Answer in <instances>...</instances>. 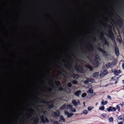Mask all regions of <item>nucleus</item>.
<instances>
[{
  "mask_svg": "<svg viewBox=\"0 0 124 124\" xmlns=\"http://www.w3.org/2000/svg\"><path fill=\"white\" fill-rule=\"evenodd\" d=\"M108 27L109 29L108 30V35H107L112 40H113L114 39V37L113 33L111 30L112 27L110 25H109Z\"/></svg>",
  "mask_w": 124,
  "mask_h": 124,
  "instance_id": "1",
  "label": "nucleus"
},
{
  "mask_svg": "<svg viewBox=\"0 0 124 124\" xmlns=\"http://www.w3.org/2000/svg\"><path fill=\"white\" fill-rule=\"evenodd\" d=\"M94 59L95 60L93 63V65L95 67H97L99 65V62L100 59L98 54L95 55Z\"/></svg>",
  "mask_w": 124,
  "mask_h": 124,
  "instance_id": "2",
  "label": "nucleus"
},
{
  "mask_svg": "<svg viewBox=\"0 0 124 124\" xmlns=\"http://www.w3.org/2000/svg\"><path fill=\"white\" fill-rule=\"evenodd\" d=\"M101 35L100 37V39L103 42H104V45H107L108 46H109V42L106 39L104 36V35L102 33H101Z\"/></svg>",
  "mask_w": 124,
  "mask_h": 124,
  "instance_id": "3",
  "label": "nucleus"
},
{
  "mask_svg": "<svg viewBox=\"0 0 124 124\" xmlns=\"http://www.w3.org/2000/svg\"><path fill=\"white\" fill-rule=\"evenodd\" d=\"M112 22L116 24L118 26L120 27H121L123 25V22L120 19H117L116 20V23L112 19H111Z\"/></svg>",
  "mask_w": 124,
  "mask_h": 124,
  "instance_id": "4",
  "label": "nucleus"
},
{
  "mask_svg": "<svg viewBox=\"0 0 124 124\" xmlns=\"http://www.w3.org/2000/svg\"><path fill=\"white\" fill-rule=\"evenodd\" d=\"M42 103L47 104L48 108L51 109L53 108L54 105L52 101H50L46 102V101L43 100Z\"/></svg>",
  "mask_w": 124,
  "mask_h": 124,
  "instance_id": "5",
  "label": "nucleus"
},
{
  "mask_svg": "<svg viewBox=\"0 0 124 124\" xmlns=\"http://www.w3.org/2000/svg\"><path fill=\"white\" fill-rule=\"evenodd\" d=\"M101 46V44L100 43H98V44L97 45V46H98V47L97 48V50L102 52V53H103L106 56H107V51H105L104 50L102 49L101 48L100 46Z\"/></svg>",
  "mask_w": 124,
  "mask_h": 124,
  "instance_id": "6",
  "label": "nucleus"
},
{
  "mask_svg": "<svg viewBox=\"0 0 124 124\" xmlns=\"http://www.w3.org/2000/svg\"><path fill=\"white\" fill-rule=\"evenodd\" d=\"M40 118L41 121L43 123H44L49 122V120L47 117L46 116L45 117L43 115H41L40 116Z\"/></svg>",
  "mask_w": 124,
  "mask_h": 124,
  "instance_id": "7",
  "label": "nucleus"
},
{
  "mask_svg": "<svg viewBox=\"0 0 124 124\" xmlns=\"http://www.w3.org/2000/svg\"><path fill=\"white\" fill-rule=\"evenodd\" d=\"M75 68L77 71L79 73H82L84 71L82 67L80 65H76L75 67Z\"/></svg>",
  "mask_w": 124,
  "mask_h": 124,
  "instance_id": "8",
  "label": "nucleus"
},
{
  "mask_svg": "<svg viewBox=\"0 0 124 124\" xmlns=\"http://www.w3.org/2000/svg\"><path fill=\"white\" fill-rule=\"evenodd\" d=\"M60 115V112L58 110H57L55 112H54L52 114V115L54 117H58Z\"/></svg>",
  "mask_w": 124,
  "mask_h": 124,
  "instance_id": "9",
  "label": "nucleus"
},
{
  "mask_svg": "<svg viewBox=\"0 0 124 124\" xmlns=\"http://www.w3.org/2000/svg\"><path fill=\"white\" fill-rule=\"evenodd\" d=\"M108 112L110 111H115L116 110V109L115 107H113L111 106H109L106 109Z\"/></svg>",
  "mask_w": 124,
  "mask_h": 124,
  "instance_id": "10",
  "label": "nucleus"
},
{
  "mask_svg": "<svg viewBox=\"0 0 124 124\" xmlns=\"http://www.w3.org/2000/svg\"><path fill=\"white\" fill-rule=\"evenodd\" d=\"M64 112L65 115H67V117H70L73 115V113H69L68 112L66 111H64Z\"/></svg>",
  "mask_w": 124,
  "mask_h": 124,
  "instance_id": "11",
  "label": "nucleus"
},
{
  "mask_svg": "<svg viewBox=\"0 0 124 124\" xmlns=\"http://www.w3.org/2000/svg\"><path fill=\"white\" fill-rule=\"evenodd\" d=\"M89 48H88V51L90 52H92L93 49V46L91 44H89Z\"/></svg>",
  "mask_w": 124,
  "mask_h": 124,
  "instance_id": "12",
  "label": "nucleus"
},
{
  "mask_svg": "<svg viewBox=\"0 0 124 124\" xmlns=\"http://www.w3.org/2000/svg\"><path fill=\"white\" fill-rule=\"evenodd\" d=\"M115 52L116 55L117 56L119 55V52L118 49L116 46L115 47Z\"/></svg>",
  "mask_w": 124,
  "mask_h": 124,
  "instance_id": "13",
  "label": "nucleus"
},
{
  "mask_svg": "<svg viewBox=\"0 0 124 124\" xmlns=\"http://www.w3.org/2000/svg\"><path fill=\"white\" fill-rule=\"evenodd\" d=\"M85 67L89 69V70L91 71H92L93 70V67L89 64H87L86 65H85Z\"/></svg>",
  "mask_w": 124,
  "mask_h": 124,
  "instance_id": "14",
  "label": "nucleus"
},
{
  "mask_svg": "<svg viewBox=\"0 0 124 124\" xmlns=\"http://www.w3.org/2000/svg\"><path fill=\"white\" fill-rule=\"evenodd\" d=\"M81 93V90H79L76 92L74 93V94L78 97L79 96Z\"/></svg>",
  "mask_w": 124,
  "mask_h": 124,
  "instance_id": "15",
  "label": "nucleus"
},
{
  "mask_svg": "<svg viewBox=\"0 0 124 124\" xmlns=\"http://www.w3.org/2000/svg\"><path fill=\"white\" fill-rule=\"evenodd\" d=\"M99 72H95L93 74V77L94 78H97L98 77L99 74Z\"/></svg>",
  "mask_w": 124,
  "mask_h": 124,
  "instance_id": "16",
  "label": "nucleus"
},
{
  "mask_svg": "<svg viewBox=\"0 0 124 124\" xmlns=\"http://www.w3.org/2000/svg\"><path fill=\"white\" fill-rule=\"evenodd\" d=\"M72 77L73 79H77L79 77V76L78 74H74L72 75Z\"/></svg>",
  "mask_w": 124,
  "mask_h": 124,
  "instance_id": "17",
  "label": "nucleus"
},
{
  "mask_svg": "<svg viewBox=\"0 0 124 124\" xmlns=\"http://www.w3.org/2000/svg\"><path fill=\"white\" fill-rule=\"evenodd\" d=\"M64 90L65 92L68 93H70L71 92V89L67 87H65L64 88Z\"/></svg>",
  "mask_w": 124,
  "mask_h": 124,
  "instance_id": "18",
  "label": "nucleus"
},
{
  "mask_svg": "<svg viewBox=\"0 0 124 124\" xmlns=\"http://www.w3.org/2000/svg\"><path fill=\"white\" fill-rule=\"evenodd\" d=\"M50 122L53 124H60V123L56 121H54L53 119H51L50 120Z\"/></svg>",
  "mask_w": 124,
  "mask_h": 124,
  "instance_id": "19",
  "label": "nucleus"
},
{
  "mask_svg": "<svg viewBox=\"0 0 124 124\" xmlns=\"http://www.w3.org/2000/svg\"><path fill=\"white\" fill-rule=\"evenodd\" d=\"M69 70H70L72 68V64L70 63L65 66Z\"/></svg>",
  "mask_w": 124,
  "mask_h": 124,
  "instance_id": "20",
  "label": "nucleus"
},
{
  "mask_svg": "<svg viewBox=\"0 0 124 124\" xmlns=\"http://www.w3.org/2000/svg\"><path fill=\"white\" fill-rule=\"evenodd\" d=\"M39 119L38 118L36 117L35 118L34 121V124H37L39 122Z\"/></svg>",
  "mask_w": 124,
  "mask_h": 124,
  "instance_id": "21",
  "label": "nucleus"
},
{
  "mask_svg": "<svg viewBox=\"0 0 124 124\" xmlns=\"http://www.w3.org/2000/svg\"><path fill=\"white\" fill-rule=\"evenodd\" d=\"M72 103L75 106H77L78 105L76 101L75 100H73L72 101Z\"/></svg>",
  "mask_w": 124,
  "mask_h": 124,
  "instance_id": "22",
  "label": "nucleus"
},
{
  "mask_svg": "<svg viewBox=\"0 0 124 124\" xmlns=\"http://www.w3.org/2000/svg\"><path fill=\"white\" fill-rule=\"evenodd\" d=\"M60 119L63 121V122H65V119L62 115H61L60 116Z\"/></svg>",
  "mask_w": 124,
  "mask_h": 124,
  "instance_id": "23",
  "label": "nucleus"
},
{
  "mask_svg": "<svg viewBox=\"0 0 124 124\" xmlns=\"http://www.w3.org/2000/svg\"><path fill=\"white\" fill-rule=\"evenodd\" d=\"M54 83L56 84V85L58 86L59 85H61V84L60 82L58 81H55L54 82Z\"/></svg>",
  "mask_w": 124,
  "mask_h": 124,
  "instance_id": "24",
  "label": "nucleus"
},
{
  "mask_svg": "<svg viewBox=\"0 0 124 124\" xmlns=\"http://www.w3.org/2000/svg\"><path fill=\"white\" fill-rule=\"evenodd\" d=\"M108 73V71L107 70H105L102 72V75L103 76L105 75Z\"/></svg>",
  "mask_w": 124,
  "mask_h": 124,
  "instance_id": "25",
  "label": "nucleus"
},
{
  "mask_svg": "<svg viewBox=\"0 0 124 124\" xmlns=\"http://www.w3.org/2000/svg\"><path fill=\"white\" fill-rule=\"evenodd\" d=\"M66 105L65 104H63L62 106L60 108L61 110H62L65 108L66 107Z\"/></svg>",
  "mask_w": 124,
  "mask_h": 124,
  "instance_id": "26",
  "label": "nucleus"
},
{
  "mask_svg": "<svg viewBox=\"0 0 124 124\" xmlns=\"http://www.w3.org/2000/svg\"><path fill=\"white\" fill-rule=\"evenodd\" d=\"M107 101H105L104 102L103 101H101V103L103 105H105L107 104Z\"/></svg>",
  "mask_w": 124,
  "mask_h": 124,
  "instance_id": "27",
  "label": "nucleus"
},
{
  "mask_svg": "<svg viewBox=\"0 0 124 124\" xmlns=\"http://www.w3.org/2000/svg\"><path fill=\"white\" fill-rule=\"evenodd\" d=\"M111 65V64L109 62H108V63L106 64V66L107 68H108L109 67H110Z\"/></svg>",
  "mask_w": 124,
  "mask_h": 124,
  "instance_id": "28",
  "label": "nucleus"
},
{
  "mask_svg": "<svg viewBox=\"0 0 124 124\" xmlns=\"http://www.w3.org/2000/svg\"><path fill=\"white\" fill-rule=\"evenodd\" d=\"M93 90L92 89H90L87 91V92L88 93H92L93 92Z\"/></svg>",
  "mask_w": 124,
  "mask_h": 124,
  "instance_id": "29",
  "label": "nucleus"
},
{
  "mask_svg": "<svg viewBox=\"0 0 124 124\" xmlns=\"http://www.w3.org/2000/svg\"><path fill=\"white\" fill-rule=\"evenodd\" d=\"M124 117L122 115H121L118 117V119L119 120H122L123 119V118Z\"/></svg>",
  "mask_w": 124,
  "mask_h": 124,
  "instance_id": "30",
  "label": "nucleus"
},
{
  "mask_svg": "<svg viewBox=\"0 0 124 124\" xmlns=\"http://www.w3.org/2000/svg\"><path fill=\"white\" fill-rule=\"evenodd\" d=\"M72 86V84L70 82H68L67 84V86L69 88L71 87Z\"/></svg>",
  "mask_w": 124,
  "mask_h": 124,
  "instance_id": "31",
  "label": "nucleus"
},
{
  "mask_svg": "<svg viewBox=\"0 0 124 124\" xmlns=\"http://www.w3.org/2000/svg\"><path fill=\"white\" fill-rule=\"evenodd\" d=\"M87 80H89V82H92L94 80L92 78H86Z\"/></svg>",
  "mask_w": 124,
  "mask_h": 124,
  "instance_id": "32",
  "label": "nucleus"
},
{
  "mask_svg": "<svg viewBox=\"0 0 124 124\" xmlns=\"http://www.w3.org/2000/svg\"><path fill=\"white\" fill-rule=\"evenodd\" d=\"M116 110H118L119 112L120 111V108L118 105H117L116 106Z\"/></svg>",
  "mask_w": 124,
  "mask_h": 124,
  "instance_id": "33",
  "label": "nucleus"
},
{
  "mask_svg": "<svg viewBox=\"0 0 124 124\" xmlns=\"http://www.w3.org/2000/svg\"><path fill=\"white\" fill-rule=\"evenodd\" d=\"M105 109V107L104 106H101L99 108V109L100 110H103Z\"/></svg>",
  "mask_w": 124,
  "mask_h": 124,
  "instance_id": "34",
  "label": "nucleus"
},
{
  "mask_svg": "<svg viewBox=\"0 0 124 124\" xmlns=\"http://www.w3.org/2000/svg\"><path fill=\"white\" fill-rule=\"evenodd\" d=\"M72 83L74 84H78V82L76 80H74L72 82Z\"/></svg>",
  "mask_w": 124,
  "mask_h": 124,
  "instance_id": "35",
  "label": "nucleus"
},
{
  "mask_svg": "<svg viewBox=\"0 0 124 124\" xmlns=\"http://www.w3.org/2000/svg\"><path fill=\"white\" fill-rule=\"evenodd\" d=\"M87 95V94L85 93H83L81 95V96L82 97H85Z\"/></svg>",
  "mask_w": 124,
  "mask_h": 124,
  "instance_id": "36",
  "label": "nucleus"
},
{
  "mask_svg": "<svg viewBox=\"0 0 124 124\" xmlns=\"http://www.w3.org/2000/svg\"><path fill=\"white\" fill-rule=\"evenodd\" d=\"M83 113L85 114H86L88 113V111L86 110H85L83 111Z\"/></svg>",
  "mask_w": 124,
  "mask_h": 124,
  "instance_id": "37",
  "label": "nucleus"
},
{
  "mask_svg": "<svg viewBox=\"0 0 124 124\" xmlns=\"http://www.w3.org/2000/svg\"><path fill=\"white\" fill-rule=\"evenodd\" d=\"M113 119L112 117H111L109 118V121L110 122H112L113 121Z\"/></svg>",
  "mask_w": 124,
  "mask_h": 124,
  "instance_id": "38",
  "label": "nucleus"
},
{
  "mask_svg": "<svg viewBox=\"0 0 124 124\" xmlns=\"http://www.w3.org/2000/svg\"><path fill=\"white\" fill-rule=\"evenodd\" d=\"M67 107L69 108H71H71H72V105L70 104L67 105Z\"/></svg>",
  "mask_w": 124,
  "mask_h": 124,
  "instance_id": "39",
  "label": "nucleus"
},
{
  "mask_svg": "<svg viewBox=\"0 0 124 124\" xmlns=\"http://www.w3.org/2000/svg\"><path fill=\"white\" fill-rule=\"evenodd\" d=\"M84 82V83L85 84H88V83L89 82V80H87L84 81H83Z\"/></svg>",
  "mask_w": 124,
  "mask_h": 124,
  "instance_id": "40",
  "label": "nucleus"
},
{
  "mask_svg": "<svg viewBox=\"0 0 124 124\" xmlns=\"http://www.w3.org/2000/svg\"><path fill=\"white\" fill-rule=\"evenodd\" d=\"M71 111L73 112H75L76 111V110L72 107V108L71 109Z\"/></svg>",
  "mask_w": 124,
  "mask_h": 124,
  "instance_id": "41",
  "label": "nucleus"
},
{
  "mask_svg": "<svg viewBox=\"0 0 124 124\" xmlns=\"http://www.w3.org/2000/svg\"><path fill=\"white\" fill-rule=\"evenodd\" d=\"M93 108V107L92 108L91 107L89 106L87 108V109L89 111H91Z\"/></svg>",
  "mask_w": 124,
  "mask_h": 124,
  "instance_id": "42",
  "label": "nucleus"
},
{
  "mask_svg": "<svg viewBox=\"0 0 124 124\" xmlns=\"http://www.w3.org/2000/svg\"><path fill=\"white\" fill-rule=\"evenodd\" d=\"M118 73L117 71H115L114 72V74L116 75H118Z\"/></svg>",
  "mask_w": 124,
  "mask_h": 124,
  "instance_id": "43",
  "label": "nucleus"
},
{
  "mask_svg": "<svg viewBox=\"0 0 124 124\" xmlns=\"http://www.w3.org/2000/svg\"><path fill=\"white\" fill-rule=\"evenodd\" d=\"M63 90V88L62 87L59 88V90L60 91H62Z\"/></svg>",
  "mask_w": 124,
  "mask_h": 124,
  "instance_id": "44",
  "label": "nucleus"
},
{
  "mask_svg": "<svg viewBox=\"0 0 124 124\" xmlns=\"http://www.w3.org/2000/svg\"><path fill=\"white\" fill-rule=\"evenodd\" d=\"M104 116H106V115L104 113H103L102 114L101 116L103 117H105Z\"/></svg>",
  "mask_w": 124,
  "mask_h": 124,
  "instance_id": "45",
  "label": "nucleus"
},
{
  "mask_svg": "<svg viewBox=\"0 0 124 124\" xmlns=\"http://www.w3.org/2000/svg\"><path fill=\"white\" fill-rule=\"evenodd\" d=\"M107 98L108 99H109L110 100L111 99V98L110 96L109 95H108L107 96Z\"/></svg>",
  "mask_w": 124,
  "mask_h": 124,
  "instance_id": "46",
  "label": "nucleus"
},
{
  "mask_svg": "<svg viewBox=\"0 0 124 124\" xmlns=\"http://www.w3.org/2000/svg\"><path fill=\"white\" fill-rule=\"evenodd\" d=\"M48 90L49 92H51L52 91V89H49Z\"/></svg>",
  "mask_w": 124,
  "mask_h": 124,
  "instance_id": "47",
  "label": "nucleus"
},
{
  "mask_svg": "<svg viewBox=\"0 0 124 124\" xmlns=\"http://www.w3.org/2000/svg\"><path fill=\"white\" fill-rule=\"evenodd\" d=\"M60 74H62V75L64 77H65V75H66L67 76L66 74H62V73H60Z\"/></svg>",
  "mask_w": 124,
  "mask_h": 124,
  "instance_id": "48",
  "label": "nucleus"
},
{
  "mask_svg": "<svg viewBox=\"0 0 124 124\" xmlns=\"http://www.w3.org/2000/svg\"><path fill=\"white\" fill-rule=\"evenodd\" d=\"M118 124H123L122 122H118Z\"/></svg>",
  "mask_w": 124,
  "mask_h": 124,
  "instance_id": "49",
  "label": "nucleus"
},
{
  "mask_svg": "<svg viewBox=\"0 0 124 124\" xmlns=\"http://www.w3.org/2000/svg\"><path fill=\"white\" fill-rule=\"evenodd\" d=\"M99 76L100 77H103L104 76H103L102 75V73L101 74H100L99 75Z\"/></svg>",
  "mask_w": 124,
  "mask_h": 124,
  "instance_id": "50",
  "label": "nucleus"
},
{
  "mask_svg": "<svg viewBox=\"0 0 124 124\" xmlns=\"http://www.w3.org/2000/svg\"><path fill=\"white\" fill-rule=\"evenodd\" d=\"M122 66V68L123 69H124V63H123Z\"/></svg>",
  "mask_w": 124,
  "mask_h": 124,
  "instance_id": "51",
  "label": "nucleus"
},
{
  "mask_svg": "<svg viewBox=\"0 0 124 124\" xmlns=\"http://www.w3.org/2000/svg\"><path fill=\"white\" fill-rule=\"evenodd\" d=\"M51 84H52V86L53 87H55V86L53 84V83L52 82H51Z\"/></svg>",
  "mask_w": 124,
  "mask_h": 124,
  "instance_id": "52",
  "label": "nucleus"
},
{
  "mask_svg": "<svg viewBox=\"0 0 124 124\" xmlns=\"http://www.w3.org/2000/svg\"><path fill=\"white\" fill-rule=\"evenodd\" d=\"M115 77H112L111 78V79H113L114 80H115V79H114V78Z\"/></svg>",
  "mask_w": 124,
  "mask_h": 124,
  "instance_id": "53",
  "label": "nucleus"
},
{
  "mask_svg": "<svg viewBox=\"0 0 124 124\" xmlns=\"http://www.w3.org/2000/svg\"><path fill=\"white\" fill-rule=\"evenodd\" d=\"M97 41V40H96V39H95L93 41V42H96Z\"/></svg>",
  "mask_w": 124,
  "mask_h": 124,
  "instance_id": "54",
  "label": "nucleus"
},
{
  "mask_svg": "<svg viewBox=\"0 0 124 124\" xmlns=\"http://www.w3.org/2000/svg\"><path fill=\"white\" fill-rule=\"evenodd\" d=\"M117 83V81H116L115 83V84H116Z\"/></svg>",
  "mask_w": 124,
  "mask_h": 124,
  "instance_id": "55",
  "label": "nucleus"
},
{
  "mask_svg": "<svg viewBox=\"0 0 124 124\" xmlns=\"http://www.w3.org/2000/svg\"><path fill=\"white\" fill-rule=\"evenodd\" d=\"M119 105H120V106H123V104H121V103H120L119 104Z\"/></svg>",
  "mask_w": 124,
  "mask_h": 124,
  "instance_id": "56",
  "label": "nucleus"
},
{
  "mask_svg": "<svg viewBox=\"0 0 124 124\" xmlns=\"http://www.w3.org/2000/svg\"><path fill=\"white\" fill-rule=\"evenodd\" d=\"M86 52H85V51H84V52H83V53L84 54H86Z\"/></svg>",
  "mask_w": 124,
  "mask_h": 124,
  "instance_id": "57",
  "label": "nucleus"
},
{
  "mask_svg": "<svg viewBox=\"0 0 124 124\" xmlns=\"http://www.w3.org/2000/svg\"><path fill=\"white\" fill-rule=\"evenodd\" d=\"M123 104L124 106V101L122 102V103Z\"/></svg>",
  "mask_w": 124,
  "mask_h": 124,
  "instance_id": "58",
  "label": "nucleus"
},
{
  "mask_svg": "<svg viewBox=\"0 0 124 124\" xmlns=\"http://www.w3.org/2000/svg\"><path fill=\"white\" fill-rule=\"evenodd\" d=\"M43 112L44 113H44H45L46 112V111H43Z\"/></svg>",
  "mask_w": 124,
  "mask_h": 124,
  "instance_id": "59",
  "label": "nucleus"
},
{
  "mask_svg": "<svg viewBox=\"0 0 124 124\" xmlns=\"http://www.w3.org/2000/svg\"><path fill=\"white\" fill-rule=\"evenodd\" d=\"M122 87H123L124 88V89H122L124 90V85Z\"/></svg>",
  "mask_w": 124,
  "mask_h": 124,
  "instance_id": "60",
  "label": "nucleus"
},
{
  "mask_svg": "<svg viewBox=\"0 0 124 124\" xmlns=\"http://www.w3.org/2000/svg\"><path fill=\"white\" fill-rule=\"evenodd\" d=\"M122 81L123 82V83L124 84V80H123Z\"/></svg>",
  "mask_w": 124,
  "mask_h": 124,
  "instance_id": "61",
  "label": "nucleus"
},
{
  "mask_svg": "<svg viewBox=\"0 0 124 124\" xmlns=\"http://www.w3.org/2000/svg\"><path fill=\"white\" fill-rule=\"evenodd\" d=\"M61 122V121L60 120H59V121H58V122Z\"/></svg>",
  "mask_w": 124,
  "mask_h": 124,
  "instance_id": "62",
  "label": "nucleus"
},
{
  "mask_svg": "<svg viewBox=\"0 0 124 124\" xmlns=\"http://www.w3.org/2000/svg\"><path fill=\"white\" fill-rule=\"evenodd\" d=\"M59 79H61V77H60L59 78Z\"/></svg>",
  "mask_w": 124,
  "mask_h": 124,
  "instance_id": "63",
  "label": "nucleus"
},
{
  "mask_svg": "<svg viewBox=\"0 0 124 124\" xmlns=\"http://www.w3.org/2000/svg\"><path fill=\"white\" fill-rule=\"evenodd\" d=\"M83 103H84V105H85V102H84Z\"/></svg>",
  "mask_w": 124,
  "mask_h": 124,
  "instance_id": "64",
  "label": "nucleus"
}]
</instances>
